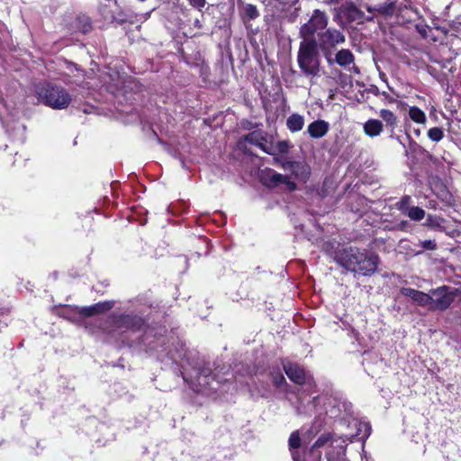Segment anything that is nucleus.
Wrapping results in <instances>:
<instances>
[{
    "label": "nucleus",
    "mask_w": 461,
    "mask_h": 461,
    "mask_svg": "<svg viewBox=\"0 0 461 461\" xmlns=\"http://www.w3.org/2000/svg\"><path fill=\"white\" fill-rule=\"evenodd\" d=\"M339 264L347 270L369 276L375 272L379 258L375 254H367L357 249H345L339 256Z\"/></svg>",
    "instance_id": "obj_1"
},
{
    "label": "nucleus",
    "mask_w": 461,
    "mask_h": 461,
    "mask_svg": "<svg viewBox=\"0 0 461 461\" xmlns=\"http://www.w3.org/2000/svg\"><path fill=\"white\" fill-rule=\"evenodd\" d=\"M297 62L304 75L311 77L319 75L320 59L315 39H302L297 54Z\"/></svg>",
    "instance_id": "obj_2"
},
{
    "label": "nucleus",
    "mask_w": 461,
    "mask_h": 461,
    "mask_svg": "<svg viewBox=\"0 0 461 461\" xmlns=\"http://www.w3.org/2000/svg\"><path fill=\"white\" fill-rule=\"evenodd\" d=\"M36 93L40 102L57 110L66 109L72 101L69 93L60 86H41Z\"/></svg>",
    "instance_id": "obj_3"
},
{
    "label": "nucleus",
    "mask_w": 461,
    "mask_h": 461,
    "mask_svg": "<svg viewBox=\"0 0 461 461\" xmlns=\"http://www.w3.org/2000/svg\"><path fill=\"white\" fill-rule=\"evenodd\" d=\"M319 47L322 50L323 55L329 65L333 64L331 57L332 50L339 44L345 42L346 38L342 32L335 28H326L318 33Z\"/></svg>",
    "instance_id": "obj_4"
},
{
    "label": "nucleus",
    "mask_w": 461,
    "mask_h": 461,
    "mask_svg": "<svg viewBox=\"0 0 461 461\" xmlns=\"http://www.w3.org/2000/svg\"><path fill=\"white\" fill-rule=\"evenodd\" d=\"M328 23L329 17L324 12L319 9L313 10L309 21L300 28V37L302 39H314V34L324 31Z\"/></svg>",
    "instance_id": "obj_5"
},
{
    "label": "nucleus",
    "mask_w": 461,
    "mask_h": 461,
    "mask_svg": "<svg viewBox=\"0 0 461 461\" xmlns=\"http://www.w3.org/2000/svg\"><path fill=\"white\" fill-rule=\"evenodd\" d=\"M429 310L444 311L447 309L454 300V294L450 292L448 286L443 285L429 291Z\"/></svg>",
    "instance_id": "obj_6"
},
{
    "label": "nucleus",
    "mask_w": 461,
    "mask_h": 461,
    "mask_svg": "<svg viewBox=\"0 0 461 461\" xmlns=\"http://www.w3.org/2000/svg\"><path fill=\"white\" fill-rule=\"evenodd\" d=\"M283 169L285 171H291L292 174L300 180H306L311 173L310 167L300 161H290V163H285Z\"/></svg>",
    "instance_id": "obj_7"
},
{
    "label": "nucleus",
    "mask_w": 461,
    "mask_h": 461,
    "mask_svg": "<svg viewBox=\"0 0 461 461\" xmlns=\"http://www.w3.org/2000/svg\"><path fill=\"white\" fill-rule=\"evenodd\" d=\"M401 293L402 295L411 298L417 305L428 307L429 309V303H431L429 293L426 294L410 287H403L401 290Z\"/></svg>",
    "instance_id": "obj_8"
},
{
    "label": "nucleus",
    "mask_w": 461,
    "mask_h": 461,
    "mask_svg": "<svg viewBox=\"0 0 461 461\" xmlns=\"http://www.w3.org/2000/svg\"><path fill=\"white\" fill-rule=\"evenodd\" d=\"M284 369L290 380L297 384H303L311 378L304 369L296 364H287L284 366Z\"/></svg>",
    "instance_id": "obj_9"
},
{
    "label": "nucleus",
    "mask_w": 461,
    "mask_h": 461,
    "mask_svg": "<svg viewBox=\"0 0 461 461\" xmlns=\"http://www.w3.org/2000/svg\"><path fill=\"white\" fill-rule=\"evenodd\" d=\"M261 180L265 185L275 188L282 185V182L286 181V176L277 173L273 169H266L262 172Z\"/></svg>",
    "instance_id": "obj_10"
},
{
    "label": "nucleus",
    "mask_w": 461,
    "mask_h": 461,
    "mask_svg": "<svg viewBox=\"0 0 461 461\" xmlns=\"http://www.w3.org/2000/svg\"><path fill=\"white\" fill-rule=\"evenodd\" d=\"M330 125L323 120H317L308 125L307 131L312 138L320 139L325 136Z\"/></svg>",
    "instance_id": "obj_11"
},
{
    "label": "nucleus",
    "mask_w": 461,
    "mask_h": 461,
    "mask_svg": "<svg viewBox=\"0 0 461 461\" xmlns=\"http://www.w3.org/2000/svg\"><path fill=\"white\" fill-rule=\"evenodd\" d=\"M113 307L110 302L98 303L91 306L82 307L79 313L84 317H90L101 312H104Z\"/></svg>",
    "instance_id": "obj_12"
},
{
    "label": "nucleus",
    "mask_w": 461,
    "mask_h": 461,
    "mask_svg": "<svg viewBox=\"0 0 461 461\" xmlns=\"http://www.w3.org/2000/svg\"><path fill=\"white\" fill-rule=\"evenodd\" d=\"M332 59L333 63H337L340 67L345 68L354 63L355 57L349 50L342 49L336 53L335 58Z\"/></svg>",
    "instance_id": "obj_13"
},
{
    "label": "nucleus",
    "mask_w": 461,
    "mask_h": 461,
    "mask_svg": "<svg viewBox=\"0 0 461 461\" xmlns=\"http://www.w3.org/2000/svg\"><path fill=\"white\" fill-rule=\"evenodd\" d=\"M383 123L379 120L370 119L364 124V131L370 137H376L383 131Z\"/></svg>",
    "instance_id": "obj_14"
},
{
    "label": "nucleus",
    "mask_w": 461,
    "mask_h": 461,
    "mask_svg": "<svg viewBox=\"0 0 461 461\" xmlns=\"http://www.w3.org/2000/svg\"><path fill=\"white\" fill-rule=\"evenodd\" d=\"M395 9V3L392 0H387L384 4L377 5L374 7L368 6L369 13L377 12L384 15H392Z\"/></svg>",
    "instance_id": "obj_15"
},
{
    "label": "nucleus",
    "mask_w": 461,
    "mask_h": 461,
    "mask_svg": "<svg viewBox=\"0 0 461 461\" xmlns=\"http://www.w3.org/2000/svg\"><path fill=\"white\" fill-rule=\"evenodd\" d=\"M304 125V119L302 115L298 113H293L290 115L286 121L287 128L293 131L296 132L303 129Z\"/></svg>",
    "instance_id": "obj_16"
},
{
    "label": "nucleus",
    "mask_w": 461,
    "mask_h": 461,
    "mask_svg": "<svg viewBox=\"0 0 461 461\" xmlns=\"http://www.w3.org/2000/svg\"><path fill=\"white\" fill-rule=\"evenodd\" d=\"M379 115L385 122L386 126L389 127L392 131H393L398 123V119L394 113L387 109H382L379 112Z\"/></svg>",
    "instance_id": "obj_17"
},
{
    "label": "nucleus",
    "mask_w": 461,
    "mask_h": 461,
    "mask_svg": "<svg viewBox=\"0 0 461 461\" xmlns=\"http://www.w3.org/2000/svg\"><path fill=\"white\" fill-rule=\"evenodd\" d=\"M345 12L347 13V15L350 21L362 23L364 20V13L357 9L352 3L347 5L345 7Z\"/></svg>",
    "instance_id": "obj_18"
},
{
    "label": "nucleus",
    "mask_w": 461,
    "mask_h": 461,
    "mask_svg": "<svg viewBox=\"0 0 461 461\" xmlns=\"http://www.w3.org/2000/svg\"><path fill=\"white\" fill-rule=\"evenodd\" d=\"M409 116L416 123L424 124L427 121L425 113L417 106L409 109Z\"/></svg>",
    "instance_id": "obj_19"
},
{
    "label": "nucleus",
    "mask_w": 461,
    "mask_h": 461,
    "mask_svg": "<svg viewBox=\"0 0 461 461\" xmlns=\"http://www.w3.org/2000/svg\"><path fill=\"white\" fill-rule=\"evenodd\" d=\"M245 140L258 147L266 141V136L262 131H253L245 136Z\"/></svg>",
    "instance_id": "obj_20"
},
{
    "label": "nucleus",
    "mask_w": 461,
    "mask_h": 461,
    "mask_svg": "<svg viewBox=\"0 0 461 461\" xmlns=\"http://www.w3.org/2000/svg\"><path fill=\"white\" fill-rule=\"evenodd\" d=\"M406 214L412 221H420L425 217V211L418 206L411 207Z\"/></svg>",
    "instance_id": "obj_21"
},
{
    "label": "nucleus",
    "mask_w": 461,
    "mask_h": 461,
    "mask_svg": "<svg viewBox=\"0 0 461 461\" xmlns=\"http://www.w3.org/2000/svg\"><path fill=\"white\" fill-rule=\"evenodd\" d=\"M444 220L441 217L429 214L425 225L429 228H443L442 223Z\"/></svg>",
    "instance_id": "obj_22"
},
{
    "label": "nucleus",
    "mask_w": 461,
    "mask_h": 461,
    "mask_svg": "<svg viewBox=\"0 0 461 461\" xmlns=\"http://www.w3.org/2000/svg\"><path fill=\"white\" fill-rule=\"evenodd\" d=\"M428 137L432 140L438 142L441 140L444 137V132L441 128L438 127H433L429 130L428 131Z\"/></svg>",
    "instance_id": "obj_23"
},
{
    "label": "nucleus",
    "mask_w": 461,
    "mask_h": 461,
    "mask_svg": "<svg viewBox=\"0 0 461 461\" xmlns=\"http://www.w3.org/2000/svg\"><path fill=\"white\" fill-rule=\"evenodd\" d=\"M290 449H297L301 446V438L298 430L292 432L288 440Z\"/></svg>",
    "instance_id": "obj_24"
},
{
    "label": "nucleus",
    "mask_w": 461,
    "mask_h": 461,
    "mask_svg": "<svg viewBox=\"0 0 461 461\" xmlns=\"http://www.w3.org/2000/svg\"><path fill=\"white\" fill-rule=\"evenodd\" d=\"M410 203L411 197L409 195H405L401 199V201L396 204V206L401 212L406 213L407 211L411 208L409 207Z\"/></svg>",
    "instance_id": "obj_25"
},
{
    "label": "nucleus",
    "mask_w": 461,
    "mask_h": 461,
    "mask_svg": "<svg viewBox=\"0 0 461 461\" xmlns=\"http://www.w3.org/2000/svg\"><path fill=\"white\" fill-rule=\"evenodd\" d=\"M291 145L287 140L278 141L276 145L275 150L276 149L281 154H285L289 151Z\"/></svg>",
    "instance_id": "obj_26"
},
{
    "label": "nucleus",
    "mask_w": 461,
    "mask_h": 461,
    "mask_svg": "<svg viewBox=\"0 0 461 461\" xmlns=\"http://www.w3.org/2000/svg\"><path fill=\"white\" fill-rule=\"evenodd\" d=\"M245 13L247 16L250 19H255L258 16V12L256 8V6L252 5H247L245 7Z\"/></svg>",
    "instance_id": "obj_27"
},
{
    "label": "nucleus",
    "mask_w": 461,
    "mask_h": 461,
    "mask_svg": "<svg viewBox=\"0 0 461 461\" xmlns=\"http://www.w3.org/2000/svg\"><path fill=\"white\" fill-rule=\"evenodd\" d=\"M420 245L423 249L426 250H435L437 249V244L434 240H428L420 242Z\"/></svg>",
    "instance_id": "obj_28"
},
{
    "label": "nucleus",
    "mask_w": 461,
    "mask_h": 461,
    "mask_svg": "<svg viewBox=\"0 0 461 461\" xmlns=\"http://www.w3.org/2000/svg\"><path fill=\"white\" fill-rule=\"evenodd\" d=\"M258 147L267 154H269L272 156L275 155V148L272 147L271 145L267 144V140L262 141V144H260Z\"/></svg>",
    "instance_id": "obj_29"
},
{
    "label": "nucleus",
    "mask_w": 461,
    "mask_h": 461,
    "mask_svg": "<svg viewBox=\"0 0 461 461\" xmlns=\"http://www.w3.org/2000/svg\"><path fill=\"white\" fill-rule=\"evenodd\" d=\"M273 383L276 387H281L285 384V379L283 375L277 374L273 376Z\"/></svg>",
    "instance_id": "obj_30"
},
{
    "label": "nucleus",
    "mask_w": 461,
    "mask_h": 461,
    "mask_svg": "<svg viewBox=\"0 0 461 461\" xmlns=\"http://www.w3.org/2000/svg\"><path fill=\"white\" fill-rule=\"evenodd\" d=\"M330 440V436L329 435H321V437L318 438V439L315 441L313 447H321L322 446H324V444L326 442H328Z\"/></svg>",
    "instance_id": "obj_31"
},
{
    "label": "nucleus",
    "mask_w": 461,
    "mask_h": 461,
    "mask_svg": "<svg viewBox=\"0 0 461 461\" xmlns=\"http://www.w3.org/2000/svg\"><path fill=\"white\" fill-rule=\"evenodd\" d=\"M189 4L199 10H201L204 5L206 1L205 0H187Z\"/></svg>",
    "instance_id": "obj_32"
},
{
    "label": "nucleus",
    "mask_w": 461,
    "mask_h": 461,
    "mask_svg": "<svg viewBox=\"0 0 461 461\" xmlns=\"http://www.w3.org/2000/svg\"><path fill=\"white\" fill-rule=\"evenodd\" d=\"M274 162H275L276 164L280 165V167L283 168V165H284L285 163H290V160H286V159H285V158H280V157H278V156H276V155L275 154V155H274Z\"/></svg>",
    "instance_id": "obj_33"
},
{
    "label": "nucleus",
    "mask_w": 461,
    "mask_h": 461,
    "mask_svg": "<svg viewBox=\"0 0 461 461\" xmlns=\"http://www.w3.org/2000/svg\"><path fill=\"white\" fill-rule=\"evenodd\" d=\"M282 185H287V187L290 190H294L296 188V185L294 182L290 181V177L287 176H286V181L282 182Z\"/></svg>",
    "instance_id": "obj_34"
},
{
    "label": "nucleus",
    "mask_w": 461,
    "mask_h": 461,
    "mask_svg": "<svg viewBox=\"0 0 461 461\" xmlns=\"http://www.w3.org/2000/svg\"><path fill=\"white\" fill-rule=\"evenodd\" d=\"M334 11H336V15L334 16V20L337 21L340 18V14H339V11H338L337 9H334Z\"/></svg>",
    "instance_id": "obj_35"
},
{
    "label": "nucleus",
    "mask_w": 461,
    "mask_h": 461,
    "mask_svg": "<svg viewBox=\"0 0 461 461\" xmlns=\"http://www.w3.org/2000/svg\"><path fill=\"white\" fill-rule=\"evenodd\" d=\"M364 426L366 427V429H368V430L370 429V427L368 424H364Z\"/></svg>",
    "instance_id": "obj_36"
},
{
    "label": "nucleus",
    "mask_w": 461,
    "mask_h": 461,
    "mask_svg": "<svg viewBox=\"0 0 461 461\" xmlns=\"http://www.w3.org/2000/svg\"><path fill=\"white\" fill-rule=\"evenodd\" d=\"M330 2H331V3H334V2H336V0H330Z\"/></svg>",
    "instance_id": "obj_37"
}]
</instances>
